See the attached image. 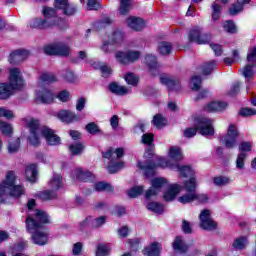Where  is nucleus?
Returning <instances> with one entry per match:
<instances>
[{
	"mask_svg": "<svg viewBox=\"0 0 256 256\" xmlns=\"http://www.w3.org/2000/svg\"><path fill=\"white\" fill-rule=\"evenodd\" d=\"M34 207L35 200H29L27 203L29 214L26 218L27 231L32 234V241L35 245H47L49 233L43 224L49 223V216L43 210H33Z\"/></svg>",
	"mask_w": 256,
	"mask_h": 256,
	"instance_id": "f257e3e1",
	"label": "nucleus"
},
{
	"mask_svg": "<svg viewBox=\"0 0 256 256\" xmlns=\"http://www.w3.org/2000/svg\"><path fill=\"white\" fill-rule=\"evenodd\" d=\"M23 123L29 129L30 135L28 141L33 147L41 145V138L44 137L48 145H61V138L55 134V131L47 126H41L39 120L31 117L23 119Z\"/></svg>",
	"mask_w": 256,
	"mask_h": 256,
	"instance_id": "f03ea898",
	"label": "nucleus"
},
{
	"mask_svg": "<svg viewBox=\"0 0 256 256\" xmlns=\"http://www.w3.org/2000/svg\"><path fill=\"white\" fill-rule=\"evenodd\" d=\"M17 175L15 172L8 171L4 180L0 183V203H5L8 197H21L25 193V188L21 185H15Z\"/></svg>",
	"mask_w": 256,
	"mask_h": 256,
	"instance_id": "7ed1b4c3",
	"label": "nucleus"
},
{
	"mask_svg": "<svg viewBox=\"0 0 256 256\" xmlns=\"http://www.w3.org/2000/svg\"><path fill=\"white\" fill-rule=\"evenodd\" d=\"M42 13L45 19L33 18L30 20L29 26L32 29H53V27H57L63 23V19L57 17V12H55V9L53 8L44 7Z\"/></svg>",
	"mask_w": 256,
	"mask_h": 256,
	"instance_id": "20e7f679",
	"label": "nucleus"
},
{
	"mask_svg": "<svg viewBox=\"0 0 256 256\" xmlns=\"http://www.w3.org/2000/svg\"><path fill=\"white\" fill-rule=\"evenodd\" d=\"M23 74L19 68H11L9 70L8 83L0 84V99H9L14 91L23 87Z\"/></svg>",
	"mask_w": 256,
	"mask_h": 256,
	"instance_id": "39448f33",
	"label": "nucleus"
},
{
	"mask_svg": "<svg viewBox=\"0 0 256 256\" xmlns=\"http://www.w3.org/2000/svg\"><path fill=\"white\" fill-rule=\"evenodd\" d=\"M195 127L196 128H187L184 130V137H187L188 139L195 137V135H197V131H199L200 135H204L205 137L215 135L213 122H211L209 118H197L195 120Z\"/></svg>",
	"mask_w": 256,
	"mask_h": 256,
	"instance_id": "423d86ee",
	"label": "nucleus"
},
{
	"mask_svg": "<svg viewBox=\"0 0 256 256\" xmlns=\"http://www.w3.org/2000/svg\"><path fill=\"white\" fill-rule=\"evenodd\" d=\"M123 155H125V150H123V148H110L103 153L104 159H110V164L108 165L109 173H117V171L125 167V163L123 162L115 164V161H117V159H121Z\"/></svg>",
	"mask_w": 256,
	"mask_h": 256,
	"instance_id": "0eeeda50",
	"label": "nucleus"
},
{
	"mask_svg": "<svg viewBox=\"0 0 256 256\" xmlns=\"http://www.w3.org/2000/svg\"><path fill=\"white\" fill-rule=\"evenodd\" d=\"M139 57H141V52L135 50L118 51L115 53V59L120 65H131L135 61H139Z\"/></svg>",
	"mask_w": 256,
	"mask_h": 256,
	"instance_id": "6e6552de",
	"label": "nucleus"
},
{
	"mask_svg": "<svg viewBox=\"0 0 256 256\" xmlns=\"http://www.w3.org/2000/svg\"><path fill=\"white\" fill-rule=\"evenodd\" d=\"M248 64L240 71L245 79H251L255 75L256 47L250 49L247 55Z\"/></svg>",
	"mask_w": 256,
	"mask_h": 256,
	"instance_id": "1a4fd4ad",
	"label": "nucleus"
},
{
	"mask_svg": "<svg viewBox=\"0 0 256 256\" xmlns=\"http://www.w3.org/2000/svg\"><path fill=\"white\" fill-rule=\"evenodd\" d=\"M158 165L159 167H169L172 171H179L181 177H193L195 175V171L191 169V166H181L179 163L171 164V162L163 158H161V163Z\"/></svg>",
	"mask_w": 256,
	"mask_h": 256,
	"instance_id": "9d476101",
	"label": "nucleus"
},
{
	"mask_svg": "<svg viewBox=\"0 0 256 256\" xmlns=\"http://www.w3.org/2000/svg\"><path fill=\"white\" fill-rule=\"evenodd\" d=\"M169 185V182L164 177H156L151 180V187L146 191L145 197L146 199H150V197H153V195H157L158 193H161V189H164V187H167Z\"/></svg>",
	"mask_w": 256,
	"mask_h": 256,
	"instance_id": "9b49d317",
	"label": "nucleus"
},
{
	"mask_svg": "<svg viewBox=\"0 0 256 256\" xmlns=\"http://www.w3.org/2000/svg\"><path fill=\"white\" fill-rule=\"evenodd\" d=\"M239 137V130L237 126L231 124L228 127L227 134L222 138V145H225L227 149H233L237 145V138Z\"/></svg>",
	"mask_w": 256,
	"mask_h": 256,
	"instance_id": "f8f14e48",
	"label": "nucleus"
},
{
	"mask_svg": "<svg viewBox=\"0 0 256 256\" xmlns=\"http://www.w3.org/2000/svg\"><path fill=\"white\" fill-rule=\"evenodd\" d=\"M44 53H46V55H61L62 57H67V55L71 53V50L69 46L63 43H56L47 45L44 48Z\"/></svg>",
	"mask_w": 256,
	"mask_h": 256,
	"instance_id": "ddd939ff",
	"label": "nucleus"
},
{
	"mask_svg": "<svg viewBox=\"0 0 256 256\" xmlns=\"http://www.w3.org/2000/svg\"><path fill=\"white\" fill-rule=\"evenodd\" d=\"M189 39L193 43H197L198 45H205L211 41V36L209 34L203 33V29L194 28L189 33Z\"/></svg>",
	"mask_w": 256,
	"mask_h": 256,
	"instance_id": "4468645a",
	"label": "nucleus"
},
{
	"mask_svg": "<svg viewBox=\"0 0 256 256\" xmlns=\"http://www.w3.org/2000/svg\"><path fill=\"white\" fill-rule=\"evenodd\" d=\"M200 227L205 229L206 231H213V229H217V222L211 219V211L203 210L200 215Z\"/></svg>",
	"mask_w": 256,
	"mask_h": 256,
	"instance_id": "2eb2a0df",
	"label": "nucleus"
},
{
	"mask_svg": "<svg viewBox=\"0 0 256 256\" xmlns=\"http://www.w3.org/2000/svg\"><path fill=\"white\" fill-rule=\"evenodd\" d=\"M179 203L183 205L187 203H192V201H198V203H207L209 197L207 194H197V193H187L178 198Z\"/></svg>",
	"mask_w": 256,
	"mask_h": 256,
	"instance_id": "dca6fc26",
	"label": "nucleus"
},
{
	"mask_svg": "<svg viewBox=\"0 0 256 256\" xmlns=\"http://www.w3.org/2000/svg\"><path fill=\"white\" fill-rule=\"evenodd\" d=\"M106 217L101 216L99 218H93V217H87L84 221L80 223V229L81 231H84V229H89V228H97L101 227L102 225L105 224Z\"/></svg>",
	"mask_w": 256,
	"mask_h": 256,
	"instance_id": "f3484780",
	"label": "nucleus"
},
{
	"mask_svg": "<svg viewBox=\"0 0 256 256\" xmlns=\"http://www.w3.org/2000/svg\"><path fill=\"white\" fill-rule=\"evenodd\" d=\"M160 83L166 85L169 91H179L181 89V82L167 74L160 77Z\"/></svg>",
	"mask_w": 256,
	"mask_h": 256,
	"instance_id": "a211bd4d",
	"label": "nucleus"
},
{
	"mask_svg": "<svg viewBox=\"0 0 256 256\" xmlns=\"http://www.w3.org/2000/svg\"><path fill=\"white\" fill-rule=\"evenodd\" d=\"M29 57V51L27 50H16L10 54L9 63L12 65H17L23 63L25 59Z\"/></svg>",
	"mask_w": 256,
	"mask_h": 256,
	"instance_id": "6ab92c4d",
	"label": "nucleus"
},
{
	"mask_svg": "<svg viewBox=\"0 0 256 256\" xmlns=\"http://www.w3.org/2000/svg\"><path fill=\"white\" fill-rule=\"evenodd\" d=\"M55 95L48 89H43L42 91H36V101L38 103H53Z\"/></svg>",
	"mask_w": 256,
	"mask_h": 256,
	"instance_id": "aec40b11",
	"label": "nucleus"
},
{
	"mask_svg": "<svg viewBox=\"0 0 256 256\" xmlns=\"http://www.w3.org/2000/svg\"><path fill=\"white\" fill-rule=\"evenodd\" d=\"M55 8L61 9L64 15H75V12L77 11L76 7L69 5L68 0H56Z\"/></svg>",
	"mask_w": 256,
	"mask_h": 256,
	"instance_id": "412c9836",
	"label": "nucleus"
},
{
	"mask_svg": "<svg viewBox=\"0 0 256 256\" xmlns=\"http://www.w3.org/2000/svg\"><path fill=\"white\" fill-rule=\"evenodd\" d=\"M72 177L79 179L80 181H93L95 176L90 171H83L80 168H76L72 171Z\"/></svg>",
	"mask_w": 256,
	"mask_h": 256,
	"instance_id": "4be33fe9",
	"label": "nucleus"
},
{
	"mask_svg": "<svg viewBox=\"0 0 256 256\" xmlns=\"http://www.w3.org/2000/svg\"><path fill=\"white\" fill-rule=\"evenodd\" d=\"M173 249L175 253L183 255L186 251H189V246L185 243V239H183V237L177 236L173 242Z\"/></svg>",
	"mask_w": 256,
	"mask_h": 256,
	"instance_id": "5701e85b",
	"label": "nucleus"
},
{
	"mask_svg": "<svg viewBox=\"0 0 256 256\" xmlns=\"http://www.w3.org/2000/svg\"><path fill=\"white\" fill-rule=\"evenodd\" d=\"M58 119L63 123H73V121H79V116L69 110H61L57 114Z\"/></svg>",
	"mask_w": 256,
	"mask_h": 256,
	"instance_id": "b1692460",
	"label": "nucleus"
},
{
	"mask_svg": "<svg viewBox=\"0 0 256 256\" xmlns=\"http://www.w3.org/2000/svg\"><path fill=\"white\" fill-rule=\"evenodd\" d=\"M181 189H183V187L179 186V184L170 185L167 191L164 193L165 201H173V199L179 195Z\"/></svg>",
	"mask_w": 256,
	"mask_h": 256,
	"instance_id": "393cba45",
	"label": "nucleus"
},
{
	"mask_svg": "<svg viewBox=\"0 0 256 256\" xmlns=\"http://www.w3.org/2000/svg\"><path fill=\"white\" fill-rule=\"evenodd\" d=\"M138 167L144 171V175L146 177H151L155 175V169L157 168V165L153 164L151 160H148L147 162H138Z\"/></svg>",
	"mask_w": 256,
	"mask_h": 256,
	"instance_id": "a878e982",
	"label": "nucleus"
},
{
	"mask_svg": "<svg viewBox=\"0 0 256 256\" xmlns=\"http://www.w3.org/2000/svg\"><path fill=\"white\" fill-rule=\"evenodd\" d=\"M162 246L159 242L151 243L149 246L144 248L143 255L145 256H159L161 255Z\"/></svg>",
	"mask_w": 256,
	"mask_h": 256,
	"instance_id": "bb28decb",
	"label": "nucleus"
},
{
	"mask_svg": "<svg viewBox=\"0 0 256 256\" xmlns=\"http://www.w3.org/2000/svg\"><path fill=\"white\" fill-rule=\"evenodd\" d=\"M127 25L130 29H133V31H141L145 27V22L139 17L131 16L127 19Z\"/></svg>",
	"mask_w": 256,
	"mask_h": 256,
	"instance_id": "cd10ccee",
	"label": "nucleus"
},
{
	"mask_svg": "<svg viewBox=\"0 0 256 256\" xmlns=\"http://www.w3.org/2000/svg\"><path fill=\"white\" fill-rule=\"evenodd\" d=\"M251 3V0H237L236 4H232L229 8V15L235 17V15H239L241 11H243V5H247Z\"/></svg>",
	"mask_w": 256,
	"mask_h": 256,
	"instance_id": "c85d7f7f",
	"label": "nucleus"
},
{
	"mask_svg": "<svg viewBox=\"0 0 256 256\" xmlns=\"http://www.w3.org/2000/svg\"><path fill=\"white\" fill-rule=\"evenodd\" d=\"M205 111H208V113H215V111H224V109H227V103L226 102H210L205 106Z\"/></svg>",
	"mask_w": 256,
	"mask_h": 256,
	"instance_id": "c756f323",
	"label": "nucleus"
},
{
	"mask_svg": "<svg viewBox=\"0 0 256 256\" xmlns=\"http://www.w3.org/2000/svg\"><path fill=\"white\" fill-rule=\"evenodd\" d=\"M25 175L27 181H30V183H35L37 181V165H28L25 170Z\"/></svg>",
	"mask_w": 256,
	"mask_h": 256,
	"instance_id": "7c9ffc66",
	"label": "nucleus"
},
{
	"mask_svg": "<svg viewBox=\"0 0 256 256\" xmlns=\"http://www.w3.org/2000/svg\"><path fill=\"white\" fill-rule=\"evenodd\" d=\"M19 147H21L20 138H12L8 141L7 150L11 155L19 152Z\"/></svg>",
	"mask_w": 256,
	"mask_h": 256,
	"instance_id": "2f4dec72",
	"label": "nucleus"
},
{
	"mask_svg": "<svg viewBox=\"0 0 256 256\" xmlns=\"http://www.w3.org/2000/svg\"><path fill=\"white\" fill-rule=\"evenodd\" d=\"M48 185L52 191H58V189H61V187H63V178L61 177V175L55 174L49 181Z\"/></svg>",
	"mask_w": 256,
	"mask_h": 256,
	"instance_id": "473e14b6",
	"label": "nucleus"
},
{
	"mask_svg": "<svg viewBox=\"0 0 256 256\" xmlns=\"http://www.w3.org/2000/svg\"><path fill=\"white\" fill-rule=\"evenodd\" d=\"M109 90L111 93H114V95H127V93H129L127 87L119 85L115 82L109 85Z\"/></svg>",
	"mask_w": 256,
	"mask_h": 256,
	"instance_id": "72a5a7b5",
	"label": "nucleus"
},
{
	"mask_svg": "<svg viewBox=\"0 0 256 256\" xmlns=\"http://www.w3.org/2000/svg\"><path fill=\"white\" fill-rule=\"evenodd\" d=\"M168 157H170L172 161H181V159H183L181 148L172 146L169 150Z\"/></svg>",
	"mask_w": 256,
	"mask_h": 256,
	"instance_id": "f704fd0d",
	"label": "nucleus"
},
{
	"mask_svg": "<svg viewBox=\"0 0 256 256\" xmlns=\"http://www.w3.org/2000/svg\"><path fill=\"white\" fill-rule=\"evenodd\" d=\"M171 51H173V45L171 42L164 41L158 44V53H160V55H169Z\"/></svg>",
	"mask_w": 256,
	"mask_h": 256,
	"instance_id": "c9c22d12",
	"label": "nucleus"
},
{
	"mask_svg": "<svg viewBox=\"0 0 256 256\" xmlns=\"http://www.w3.org/2000/svg\"><path fill=\"white\" fill-rule=\"evenodd\" d=\"M184 188L188 193H195V189H197V178L192 176L184 183Z\"/></svg>",
	"mask_w": 256,
	"mask_h": 256,
	"instance_id": "e433bc0d",
	"label": "nucleus"
},
{
	"mask_svg": "<svg viewBox=\"0 0 256 256\" xmlns=\"http://www.w3.org/2000/svg\"><path fill=\"white\" fill-rule=\"evenodd\" d=\"M152 123L154 127H156L157 129H161V127H165V125H167V119H165L163 115L157 114L154 116Z\"/></svg>",
	"mask_w": 256,
	"mask_h": 256,
	"instance_id": "4c0bfd02",
	"label": "nucleus"
},
{
	"mask_svg": "<svg viewBox=\"0 0 256 256\" xmlns=\"http://www.w3.org/2000/svg\"><path fill=\"white\" fill-rule=\"evenodd\" d=\"M0 131L5 137H11L13 135V126L7 122H3L0 124Z\"/></svg>",
	"mask_w": 256,
	"mask_h": 256,
	"instance_id": "58836bf2",
	"label": "nucleus"
},
{
	"mask_svg": "<svg viewBox=\"0 0 256 256\" xmlns=\"http://www.w3.org/2000/svg\"><path fill=\"white\" fill-rule=\"evenodd\" d=\"M215 67H217V62H215L214 60L206 62L202 66V73H203V75H211V73L213 72Z\"/></svg>",
	"mask_w": 256,
	"mask_h": 256,
	"instance_id": "ea45409f",
	"label": "nucleus"
},
{
	"mask_svg": "<svg viewBox=\"0 0 256 256\" xmlns=\"http://www.w3.org/2000/svg\"><path fill=\"white\" fill-rule=\"evenodd\" d=\"M123 41V33L121 31H115L109 36V43L111 45H117Z\"/></svg>",
	"mask_w": 256,
	"mask_h": 256,
	"instance_id": "a19ab883",
	"label": "nucleus"
},
{
	"mask_svg": "<svg viewBox=\"0 0 256 256\" xmlns=\"http://www.w3.org/2000/svg\"><path fill=\"white\" fill-rule=\"evenodd\" d=\"M131 0H120V8L119 13L120 15H127L131 10Z\"/></svg>",
	"mask_w": 256,
	"mask_h": 256,
	"instance_id": "79ce46f5",
	"label": "nucleus"
},
{
	"mask_svg": "<svg viewBox=\"0 0 256 256\" xmlns=\"http://www.w3.org/2000/svg\"><path fill=\"white\" fill-rule=\"evenodd\" d=\"M247 238L245 237H241V238H237L234 243H233V247L234 249H236L237 251H241L243 249H245V247H247Z\"/></svg>",
	"mask_w": 256,
	"mask_h": 256,
	"instance_id": "37998d69",
	"label": "nucleus"
},
{
	"mask_svg": "<svg viewBox=\"0 0 256 256\" xmlns=\"http://www.w3.org/2000/svg\"><path fill=\"white\" fill-rule=\"evenodd\" d=\"M39 197L42 201H51V199H55V197H57V194L55 193V190H46L41 192Z\"/></svg>",
	"mask_w": 256,
	"mask_h": 256,
	"instance_id": "c03bdc74",
	"label": "nucleus"
},
{
	"mask_svg": "<svg viewBox=\"0 0 256 256\" xmlns=\"http://www.w3.org/2000/svg\"><path fill=\"white\" fill-rule=\"evenodd\" d=\"M40 81L42 83H53L54 81H57V77H55V74L44 72L40 75Z\"/></svg>",
	"mask_w": 256,
	"mask_h": 256,
	"instance_id": "a18cd8bd",
	"label": "nucleus"
},
{
	"mask_svg": "<svg viewBox=\"0 0 256 256\" xmlns=\"http://www.w3.org/2000/svg\"><path fill=\"white\" fill-rule=\"evenodd\" d=\"M213 181L217 187H223V185H229L231 183V179L225 176L214 177Z\"/></svg>",
	"mask_w": 256,
	"mask_h": 256,
	"instance_id": "49530a36",
	"label": "nucleus"
},
{
	"mask_svg": "<svg viewBox=\"0 0 256 256\" xmlns=\"http://www.w3.org/2000/svg\"><path fill=\"white\" fill-rule=\"evenodd\" d=\"M143 191V186H134L128 191V196H130L131 199H135V197H139V195H142Z\"/></svg>",
	"mask_w": 256,
	"mask_h": 256,
	"instance_id": "de8ad7c7",
	"label": "nucleus"
},
{
	"mask_svg": "<svg viewBox=\"0 0 256 256\" xmlns=\"http://www.w3.org/2000/svg\"><path fill=\"white\" fill-rule=\"evenodd\" d=\"M71 155H81L85 146L81 143L72 144L69 147Z\"/></svg>",
	"mask_w": 256,
	"mask_h": 256,
	"instance_id": "09e8293b",
	"label": "nucleus"
},
{
	"mask_svg": "<svg viewBox=\"0 0 256 256\" xmlns=\"http://www.w3.org/2000/svg\"><path fill=\"white\" fill-rule=\"evenodd\" d=\"M146 207L153 213H163V206L158 202H149Z\"/></svg>",
	"mask_w": 256,
	"mask_h": 256,
	"instance_id": "8fccbe9b",
	"label": "nucleus"
},
{
	"mask_svg": "<svg viewBox=\"0 0 256 256\" xmlns=\"http://www.w3.org/2000/svg\"><path fill=\"white\" fill-rule=\"evenodd\" d=\"M86 131L90 133V135H97L101 133V129L99 128V125H97L95 122H90L86 125Z\"/></svg>",
	"mask_w": 256,
	"mask_h": 256,
	"instance_id": "3c124183",
	"label": "nucleus"
},
{
	"mask_svg": "<svg viewBox=\"0 0 256 256\" xmlns=\"http://www.w3.org/2000/svg\"><path fill=\"white\" fill-rule=\"evenodd\" d=\"M109 251H111V249L107 244H99L97 246L96 256H107L109 255Z\"/></svg>",
	"mask_w": 256,
	"mask_h": 256,
	"instance_id": "603ef678",
	"label": "nucleus"
},
{
	"mask_svg": "<svg viewBox=\"0 0 256 256\" xmlns=\"http://www.w3.org/2000/svg\"><path fill=\"white\" fill-rule=\"evenodd\" d=\"M145 63L148 65L149 69H157V58L154 55H146Z\"/></svg>",
	"mask_w": 256,
	"mask_h": 256,
	"instance_id": "864d4df0",
	"label": "nucleus"
},
{
	"mask_svg": "<svg viewBox=\"0 0 256 256\" xmlns=\"http://www.w3.org/2000/svg\"><path fill=\"white\" fill-rule=\"evenodd\" d=\"M223 29L227 33H237V26H235V23L231 20H227L224 22Z\"/></svg>",
	"mask_w": 256,
	"mask_h": 256,
	"instance_id": "5fc2aeb1",
	"label": "nucleus"
},
{
	"mask_svg": "<svg viewBox=\"0 0 256 256\" xmlns=\"http://www.w3.org/2000/svg\"><path fill=\"white\" fill-rule=\"evenodd\" d=\"M247 159V153L241 152L236 159V167L238 169H245V160Z\"/></svg>",
	"mask_w": 256,
	"mask_h": 256,
	"instance_id": "6e6d98bb",
	"label": "nucleus"
},
{
	"mask_svg": "<svg viewBox=\"0 0 256 256\" xmlns=\"http://www.w3.org/2000/svg\"><path fill=\"white\" fill-rule=\"evenodd\" d=\"M124 79L128 85H137L139 83V77H137L135 74L128 72L125 76Z\"/></svg>",
	"mask_w": 256,
	"mask_h": 256,
	"instance_id": "4d7b16f0",
	"label": "nucleus"
},
{
	"mask_svg": "<svg viewBox=\"0 0 256 256\" xmlns=\"http://www.w3.org/2000/svg\"><path fill=\"white\" fill-rule=\"evenodd\" d=\"M190 87L192 91H199V89L201 88V77L193 76L190 81Z\"/></svg>",
	"mask_w": 256,
	"mask_h": 256,
	"instance_id": "13d9d810",
	"label": "nucleus"
},
{
	"mask_svg": "<svg viewBox=\"0 0 256 256\" xmlns=\"http://www.w3.org/2000/svg\"><path fill=\"white\" fill-rule=\"evenodd\" d=\"M212 19L213 21H217L219 17H221V5L217 3L212 4Z\"/></svg>",
	"mask_w": 256,
	"mask_h": 256,
	"instance_id": "bf43d9fd",
	"label": "nucleus"
},
{
	"mask_svg": "<svg viewBox=\"0 0 256 256\" xmlns=\"http://www.w3.org/2000/svg\"><path fill=\"white\" fill-rule=\"evenodd\" d=\"M96 191H113V186L105 183V182H98L95 184Z\"/></svg>",
	"mask_w": 256,
	"mask_h": 256,
	"instance_id": "052dcab7",
	"label": "nucleus"
},
{
	"mask_svg": "<svg viewBox=\"0 0 256 256\" xmlns=\"http://www.w3.org/2000/svg\"><path fill=\"white\" fill-rule=\"evenodd\" d=\"M0 117H4V119H13L15 114H13V111L5 107H0Z\"/></svg>",
	"mask_w": 256,
	"mask_h": 256,
	"instance_id": "680f3d73",
	"label": "nucleus"
},
{
	"mask_svg": "<svg viewBox=\"0 0 256 256\" xmlns=\"http://www.w3.org/2000/svg\"><path fill=\"white\" fill-rule=\"evenodd\" d=\"M64 79L68 83H77V77H76L75 73H73V71H71V70H67L65 72Z\"/></svg>",
	"mask_w": 256,
	"mask_h": 256,
	"instance_id": "e2e57ef3",
	"label": "nucleus"
},
{
	"mask_svg": "<svg viewBox=\"0 0 256 256\" xmlns=\"http://www.w3.org/2000/svg\"><path fill=\"white\" fill-rule=\"evenodd\" d=\"M87 8L89 11H97L98 9H101V3L97 0H88Z\"/></svg>",
	"mask_w": 256,
	"mask_h": 256,
	"instance_id": "0e129e2a",
	"label": "nucleus"
},
{
	"mask_svg": "<svg viewBox=\"0 0 256 256\" xmlns=\"http://www.w3.org/2000/svg\"><path fill=\"white\" fill-rule=\"evenodd\" d=\"M57 99H59V101H62V103H67V101L71 99V94L69 93V91L63 90L57 95Z\"/></svg>",
	"mask_w": 256,
	"mask_h": 256,
	"instance_id": "69168bd1",
	"label": "nucleus"
},
{
	"mask_svg": "<svg viewBox=\"0 0 256 256\" xmlns=\"http://www.w3.org/2000/svg\"><path fill=\"white\" fill-rule=\"evenodd\" d=\"M251 147H253V144H251V142H242L239 145V151L240 153H247L251 151Z\"/></svg>",
	"mask_w": 256,
	"mask_h": 256,
	"instance_id": "338daca9",
	"label": "nucleus"
},
{
	"mask_svg": "<svg viewBox=\"0 0 256 256\" xmlns=\"http://www.w3.org/2000/svg\"><path fill=\"white\" fill-rule=\"evenodd\" d=\"M239 114L242 117H251V115H256V111L251 108H243L240 110Z\"/></svg>",
	"mask_w": 256,
	"mask_h": 256,
	"instance_id": "774afa93",
	"label": "nucleus"
}]
</instances>
